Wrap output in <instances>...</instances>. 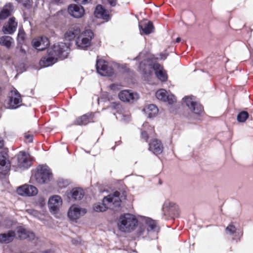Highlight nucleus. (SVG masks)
Wrapping results in <instances>:
<instances>
[{"label": "nucleus", "instance_id": "37998d69", "mask_svg": "<svg viewBox=\"0 0 253 253\" xmlns=\"http://www.w3.org/2000/svg\"><path fill=\"white\" fill-rule=\"evenodd\" d=\"M4 145V141L3 140L0 138V148H2Z\"/></svg>", "mask_w": 253, "mask_h": 253}, {"label": "nucleus", "instance_id": "ea45409f", "mask_svg": "<svg viewBox=\"0 0 253 253\" xmlns=\"http://www.w3.org/2000/svg\"><path fill=\"white\" fill-rule=\"evenodd\" d=\"M141 136L145 140H147L148 138V136L147 133L145 131H142L141 132Z\"/></svg>", "mask_w": 253, "mask_h": 253}, {"label": "nucleus", "instance_id": "f257e3e1", "mask_svg": "<svg viewBox=\"0 0 253 253\" xmlns=\"http://www.w3.org/2000/svg\"><path fill=\"white\" fill-rule=\"evenodd\" d=\"M69 46L65 43H55L48 49L47 57H43L40 61L39 64L41 67H46L55 63L58 58L64 59L68 56Z\"/></svg>", "mask_w": 253, "mask_h": 253}, {"label": "nucleus", "instance_id": "6e6552de", "mask_svg": "<svg viewBox=\"0 0 253 253\" xmlns=\"http://www.w3.org/2000/svg\"><path fill=\"white\" fill-rule=\"evenodd\" d=\"M96 70L100 75L104 76H110L114 73L113 68L109 66L108 63L103 60L97 61Z\"/></svg>", "mask_w": 253, "mask_h": 253}, {"label": "nucleus", "instance_id": "1a4fd4ad", "mask_svg": "<svg viewBox=\"0 0 253 253\" xmlns=\"http://www.w3.org/2000/svg\"><path fill=\"white\" fill-rule=\"evenodd\" d=\"M86 212L85 209L81 208L77 205L72 206L68 212L69 217L72 220H76Z\"/></svg>", "mask_w": 253, "mask_h": 253}, {"label": "nucleus", "instance_id": "aec40b11", "mask_svg": "<svg viewBox=\"0 0 253 253\" xmlns=\"http://www.w3.org/2000/svg\"><path fill=\"white\" fill-rule=\"evenodd\" d=\"M139 27L141 35L142 34V32L144 34L148 35L152 33L154 31V27L152 23L146 20L140 23Z\"/></svg>", "mask_w": 253, "mask_h": 253}, {"label": "nucleus", "instance_id": "ddd939ff", "mask_svg": "<svg viewBox=\"0 0 253 253\" xmlns=\"http://www.w3.org/2000/svg\"><path fill=\"white\" fill-rule=\"evenodd\" d=\"M69 14L75 18H81L84 14L83 7L75 4H70L68 8Z\"/></svg>", "mask_w": 253, "mask_h": 253}, {"label": "nucleus", "instance_id": "a211bd4d", "mask_svg": "<svg viewBox=\"0 0 253 253\" xmlns=\"http://www.w3.org/2000/svg\"><path fill=\"white\" fill-rule=\"evenodd\" d=\"M157 77L161 81L165 82L167 80L168 76L163 67L158 63H155L152 66Z\"/></svg>", "mask_w": 253, "mask_h": 253}, {"label": "nucleus", "instance_id": "7c9ffc66", "mask_svg": "<svg viewBox=\"0 0 253 253\" xmlns=\"http://www.w3.org/2000/svg\"><path fill=\"white\" fill-rule=\"evenodd\" d=\"M12 10V5L11 3H7L5 5L0 13V19H4L10 15Z\"/></svg>", "mask_w": 253, "mask_h": 253}, {"label": "nucleus", "instance_id": "79ce46f5", "mask_svg": "<svg viewBox=\"0 0 253 253\" xmlns=\"http://www.w3.org/2000/svg\"><path fill=\"white\" fill-rule=\"evenodd\" d=\"M110 87L111 89L115 90V89H117L118 85H116V84H111L110 86Z\"/></svg>", "mask_w": 253, "mask_h": 253}, {"label": "nucleus", "instance_id": "5701e85b", "mask_svg": "<svg viewBox=\"0 0 253 253\" xmlns=\"http://www.w3.org/2000/svg\"><path fill=\"white\" fill-rule=\"evenodd\" d=\"M80 33V29L77 25H72L65 34V38L68 41H72Z\"/></svg>", "mask_w": 253, "mask_h": 253}, {"label": "nucleus", "instance_id": "a18cd8bd", "mask_svg": "<svg viewBox=\"0 0 253 253\" xmlns=\"http://www.w3.org/2000/svg\"><path fill=\"white\" fill-rule=\"evenodd\" d=\"M180 38H177L176 39V42H179L180 41Z\"/></svg>", "mask_w": 253, "mask_h": 253}, {"label": "nucleus", "instance_id": "f03ea898", "mask_svg": "<svg viewBox=\"0 0 253 253\" xmlns=\"http://www.w3.org/2000/svg\"><path fill=\"white\" fill-rule=\"evenodd\" d=\"M121 204L120 193L116 191L113 194L104 197L102 203L95 204L93 206V210L97 212H102L105 211L107 209H115L119 208Z\"/></svg>", "mask_w": 253, "mask_h": 253}, {"label": "nucleus", "instance_id": "c9c22d12", "mask_svg": "<svg viewBox=\"0 0 253 253\" xmlns=\"http://www.w3.org/2000/svg\"><path fill=\"white\" fill-rule=\"evenodd\" d=\"M25 33L22 30H19L18 34V39H21L22 41L24 39Z\"/></svg>", "mask_w": 253, "mask_h": 253}, {"label": "nucleus", "instance_id": "58836bf2", "mask_svg": "<svg viewBox=\"0 0 253 253\" xmlns=\"http://www.w3.org/2000/svg\"><path fill=\"white\" fill-rule=\"evenodd\" d=\"M107 1L112 6H114L116 4L117 0H107Z\"/></svg>", "mask_w": 253, "mask_h": 253}, {"label": "nucleus", "instance_id": "9b49d317", "mask_svg": "<svg viewBox=\"0 0 253 253\" xmlns=\"http://www.w3.org/2000/svg\"><path fill=\"white\" fill-rule=\"evenodd\" d=\"M17 192L22 196H33L37 195L38 190L37 188L31 185H24L19 187L17 189Z\"/></svg>", "mask_w": 253, "mask_h": 253}, {"label": "nucleus", "instance_id": "393cba45", "mask_svg": "<svg viewBox=\"0 0 253 253\" xmlns=\"http://www.w3.org/2000/svg\"><path fill=\"white\" fill-rule=\"evenodd\" d=\"M93 118L94 115L91 113L84 115L76 120L74 122V125H85L91 122L93 120Z\"/></svg>", "mask_w": 253, "mask_h": 253}, {"label": "nucleus", "instance_id": "dca6fc26", "mask_svg": "<svg viewBox=\"0 0 253 253\" xmlns=\"http://www.w3.org/2000/svg\"><path fill=\"white\" fill-rule=\"evenodd\" d=\"M62 200L58 195H54L48 200V207L52 211H55L62 205Z\"/></svg>", "mask_w": 253, "mask_h": 253}, {"label": "nucleus", "instance_id": "0eeeda50", "mask_svg": "<svg viewBox=\"0 0 253 253\" xmlns=\"http://www.w3.org/2000/svg\"><path fill=\"white\" fill-rule=\"evenodd\" d=\"M22 102L21 95L17 90H11L9 95V100L5 105L6 108L15 109L20 106Z\"/></svg>", "mask_w": 253, "mask_h": 253}, {"label": "nucleus", "instance_id": "6ab92c4d", "mask_svg": "<svg viewBox=\"0 0 253 253\" xmlns=\"http://www.w3.org/2000/svg\"><path fill=\"white\" fill-rule=\"evenodd\" d=\"M157 77L161 81L165 82L167 80L168 76L163 67L158 63H155L152 66Z\"/></svg>", "mask_w": 253, "mask_h": 253}, {"label": "nucleus", "instance_id": "cd10ccee", "mask_svg": "<svg viewBox=\"0 0 253 253\" xmlns=\"http://www.w3.org/2000/svg\"><path fill=\"white\" fill-rule=\"evenodd\" d=\"M143 110L149 118L156 116L158 113L157 107L154 104H149L146 106Z\"/></svg>", "mask_w": 253, "mask_h": 253}, {"label": "nucleus", "instance_id": "c756f323", "mask_svg": "<svg viewBox=\"0 0 253 253\" xmlns=\"http://www.w3.org/2000/svg\"><path fill=\"white\" fill-rule=\"evenodd\" d=\"M14 43L13 39L9 36H3L0 37V44L6 47L7 48H11Z\"/></svg>", "mask_w": 253, "mask_h": 253}, {"label": "nucleus", "instance_id": "9d476101", "mask_svg": "<svg viewBox=\"0 0 253 253\" xmlns=\"http://www.w3.org/2000/svg\"><path fill=\"white\" fill-rule=\"evenodd\" d=\"M118 96L120 99L124 102H133L139 98V95L129 90H124L121 91Z\"/></svg>", "mask_w": 253, "mask_h": 253}, {"label": "nucleus", "instance_id": "a878e982", "mask_svg": "<svg viewBox=\"0 0 253 253\" xmlns=\"http://www.w3.org/2000/svg\"><path fill=\"white\" fill-rule=\"evenodd\" d=\"M94 15L97 18H102L106 20H108L110 17L108 12L104 9L100 5L96 6L94 11Z\"/></svg>", "mask_w": 253, "mask_h": 253}, {"label": "nucleus", "instance_id": "de8ad7c7", "mask_svg": "<svg viewBox=\"0 0 253 253\" xmlns=\"http://www.w3.org/2000/svg\"><path fill=\"white\" fill-rule=\"evenodd\" d=\"M166 58V55H165L164 57H162L161 59H165Z\"/></svg>", "mask_w": 253, "mask_h": 253}, {"label": "nucleus", "instance_id": "7ed1b4c3", "mask_svg": "<svg viewBox=\"0 0 253 253\" xmlns=\"http://www.w3.org/2000/svg\"><path fill=\"white\" fill-rule=\"evenodd\" d=\"M137 222V219L134 215L130 213L124 214L120 217L118 228L122 232H130L135 229Z\"/></svg>", "mask_w": 253, "mask_h": 253}, {"label": "nucleus", "instance_id": "423d86ee", "mask_svg": "<svg viewBox=\"0 0 253 253\" xmlns=\"http://www.w3.org/2000/svg\"><path fill=\"white\" fill-rule=\"evenodd\" d=\"M186 106L193 113L201 115L203 112V107L194 96H186L184 99Z\"/></svg>", "mask_w": 253, "mask_h": 253}, {"label": "nucleus", "instance_id": "f8f14e48", "mask_svg": "<svg viewBox=\"0 0 253 253\" xmlns=\"http://www.w3.org/2000/svg\"><path fill=\"white\" fill-rule=\"evenodd\" d=\"M156 96L159 100L167 102L169 104H172L176 101V98L173 95L169 94L167 91L163 89L158 90L156 93Z\"/></svg>", "mask_w": 253, "mask_h": 253}, {"label": "nucleus", "instance_id": "f704fd0d", "mask_svg": "<svg viewBox=\"0 0 253 253\" xmlns=\"http://www.w3.org/2000/svg\"><path fill=\"white\" fill-rule=\"evenodd\" d=\"M226 232L227 234L232 235L235 233L236 228L234 225L230 224L226 227Z\"/></svg>", "mask_w": 253, "mask_h": 253}, {"label": "nucleus", "instance_id": "4c0bfd02", "mask_svg": "<svg viewBox=\"0 0 253 253\" xmlns=\"http://www.w3.org/2000/svg\"><path fill=\"white\" fill-rule=\"evenodd\" d=\"M75 1H77L78 2L81 3L83 4H85L91 1V0H75Z\"/></svg>", "mask_w": 253, "mask_h": 253}, {"label": "nucleus", "instance_id": "72a5a7b5", "mask_svg": "<svg viewBox=\"0 0 253 253\" xmlns=\"http://www.w3.org/2000/svg\"><path fill=\"white\" fill-rule=\"evenodd\" d=\"M151 68L150 66L145 65V61H142L140 63L139 69L142 70L143 73L146 74H147V70Z\"/></svg>", "mask_w": 253, "mask_h": 253}, {"label": "nucleus", "instance_id": "39448f33", "mask_svg": "<svg viewBox=\"0 0 253 253\" xmlns=\"http://www.w3.org/2000/svg\"><path fill=\"white\" fill-rule=\"evenodd\" d=\"M51 177L50 169L46 167H42L38 169L33 177L38 183L43 184L48 181Z\"/></svg>", "mask_w": 253, "mask_h": 253}, {"label": "nucleus", "instance_id": "c03bdc74", "mask_svg": "<svg viewBox=\"0 0 253 253\" xmlns=\"http://www.w3.org/2000/svg\"><path fill=\"white\" fill-rule=\"evenodd\" d=\"M53 1H55V2L58 3V2H62L63 1L62 0H53Z\"/></svg>", "mask_w": 253, "mask_h": 253}, {"label": "nucleus", "instance_id": "412c9836", "mask_svg": "<svg viewBox=\"0 0 253 253\" xmlns=\"http://www.w3.org/2000/svg\"><path fill=\"white\" fill-rule=\"evenodd\" d=\"M17 233L20 239H28L33 240L35 238V234L33 232L28 231L22 227L17 228Z\"/></svg>", "mask_w": 253, "mask_h": 253}, {"label": "nucleus", "instance_id": "b1692460", "mask_svg": "<svg viewBox=\"0 0 253 253\" xmlns=\"http://www.w3.org/2000/svg\"><path fill=\"white\" fill-rule=\"evenodd\" d=\"M10 169V164L6 158L1 153H0V173L5 174Z\"/></svg>", "mask_w": 253, "mask_h": 253}, {"label": "nucleus", "instance_id": "09e8293b", "mask_svg": "<svg viewBox=\"0 0 253 253\" xmlns=\"http://www.w3.org/2000/svg\"><path fill=\"white\" fill-rule=\"evenodd\" d=\"M48 253V252H45V253Z\"/></svg>", "mask_w": 253, "mask_h": 253}, {"label": "nucleus", "instance_id": "bb28decb", "mask_svg": "<svg viewBox=\"0 0 253 253\" xmlns=\"http://www.w3.org/2000/svg\"><path fill=\"white\" fill-rule=\"evenodd\" d=\"M15 236V233L14 231L10 230L7 233L0 234V243L2 244H8L12 242Z\"/></svg>", "mask_w": 253, "mask_h": 253}, {"label": "nucleus", "instance_id": "2f4dec72", "mask_svg": "<svg viewBox=\"0 0 253 253\" xmlns=\"http://www.w3.org/2000/svg\"><path fill=\"white\" fill-rule=\"evenodd\" d=\"M71 194L75 200H80L83 197L84 193L82 189L74 188L71 192Z\"/></svg>", "mask_w": 253, "mask_h": 253}, {"label": "nucleus", "instance_id": "2eb2a0df", "mask_svg": "<svg viewBox=\"0 0 253 253\" xmlns=\"http://www.w3.org/2000/svg\"><path fill=\"white\" fill-rule=\"evenodd\" d=\"M17 22L15 21L14 17L10 18L8 22L5 23L2 27V31L4 34H12L16 30Z\"/></svg>", "mask_w": 253, "mask_h": 253}, {"label": "nucleus", "instance_id": "20e7f679", "mask_svg": "<svg viewBox=\"0 0 253 253\" xmlns=\"http://www.w3.org/2000/svg\"><path fill=\"white\" fill-rule=\"evenodd\" d=\"M93 33L90 30H86L78 37L76 44L80 48L85 49L90 45Z\"/></svg>", "mask_w": 253, "mask_h": 253}, {"label": "nucleus", "instance_id": "473e14b6", "mask_svg": "<svg viewBox=\"0 0 253 253\" xmlns=\"http://www.w3.org/2000/svg\"><path fill=\"white\" fill-rule=\"evenodd\" d=\"M249 117V114L246 111H242L237 116V120L239 122H244Z\"/></svg>", "mask_w": 253, "mask_h": 253}, {"label": "nucleus", "instance_id": "f3484780", "mask_svg": "<svg viewBox=\"0 0 253 253\" xmlns=\"http://www.w3.org/2000/svg\"><path fill=\"white\" fill-rule=\"evenodd\" d=\"M149 145V150L155 155L160 154L163 151V146L161 142L157 139L152 140Z\"/></svg>", "mask_w": 253, "mask_h": 253}, {"label": "nucleus", "instance_id": "4be33fe9", "mask_svg": "<svg viewBox=\"0 0 253 253\" xmlns=\"http://www.w3.org/2000/svg\"><path fill=\"white\" fill-rule=\"evenodd\" d=\"M31 166V162L26 155L22 153L18 156V166L21 169H28Z\"/></svg>", "mask_w": 253, "mask_h": 253}, {"label": "nucleus", "instance_id": "c85d7f7f", "mask_svg": "<svg viewBox=\"0 0 253 253\" xmlns=\"http://www.w3.org/2000/svg\"><path fill=\"white\" fill-rule=\"evenodd\" d=\"M143 221L147 227V231L148 233H150L152 232H155L157 231L158 228L154 220L150 218L144 217Z\"/></svg>", "mask_w": 253, "mask_h": 253}, {"label": "nucleus", "instance_id": "e433bc0d", "mask_svg": "<svg viewBox=\"0 0 253 253\" xmlns=\"http://www.w3.org/2000/svg\"><path fill=\"white\" fill-rule=\"evenodd\" d=\"M25 138L27 142H32L33 141V135L29 134H25Z\"/></svg>", "mask_w": 253, "mask_h": 253}, {"label": "nucleus", "instance_id": "49530a36", "mask_svg": "<svg viewBox=\"0 0 253 253\" xmlns=\"http://www.w3.org/2000/svg\"><path fill=\"white\" fill-rule=\"evenodd\" d=\"M20 51H21L22 52H23L24 53H25V50H24L23 49L21 48V49H20Z\"/></svg>", "mask_w": 253, "mask_h": 253}, {"label": "nucleus", "instance_id": "a19ab883", "mask_svg": "<svg viewBox=\"0 0 253 253\" xmlns=\"http://www.w3.org/2000/svg\"><path fill=\"white\" fill-rule=\"evenodd\" d=\"M32 3V0H27V3L23 2V4L25 6H28L30 5Z\"/></svg>", "mask_w": 253, "mask_h": 253}, {"label": "nucleus", "instance_id": "4468645a", "mask_svg": "<svg viewBox=\"0 0 253 253\" xmlns=\"http://www.w3.org/2000/svg\"><path fill=\"white\" fill-rule=\"evenodd\" d=\"M32 45L38 50H43L49 44L48 39L46 37L35 38L32 42Z\"/></svg>", "mask_w": 253, "mask_h": 253}]
</instances>
